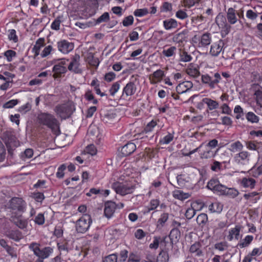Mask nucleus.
Masks as SVG:
<instances>
[{"label":"nucleus","mask_w":262,"mask_h":262,"mask_svg":"<svg viewBox=\"0 0 262 262\" xmlns=\"http://www.w3.org/2000/svg\"><path fill=\"white\" fill-rule=\"evenodd\" d=\"M120 88V82L116 81L113 83L110 87L108 91L110 96L114 97Z\"/></svg>","instance_id":"37998d69"},{"label":"nucleus","mask_w":262,"mask_h":262,"mask_svg":"<svg viewBox=\"0 0 262 262\" xmlns=\"http://www.w3.org/2000/svg\"><path fill=\"white\" fill-rule=\"evenodd\" d=\"M189 251L195 256L200 257L203 255L202 245L199 242H195L192 244L190 247Z\"/></svg>","instance_id":"c756f323"},{"label":"nucleus","mask_w":262,"mask_h":262,"mask_svg":"<svg viewBox=\"0 0 262 262\" xmlns=\"http://www.w3.org/2000/svg\"><path fill=\"white\" fill-rule=\"evenodd\" d=\"M58 51L63 54H68L74 48V43L67 40L62 39L57 42Z\"/></svg>","instance_id":"ddd939ff"},{"label":"nucleus","mask_w":262,"mask_h":262,"mask_svg":"<svg viewBox=\"0 0 262 262\" xmlns=\"http://www.w3.org/2000/svg\"><path fill=\"white\" fill-rule=\"evenodd\" d=\"M234 163L240 168H245L249 165L251 154L247 151H241L234 156Z\"/></svg>","instance_id":"1a4fd4ad"},{"label":"nucleus","mask_w":262,"mask_h":262,"mask_svg":"<svg viewBox=\"0 0 262 262\" xmlns=\"http://www.w3.org/2000/svg\"><path fill=\"white\" fill-rule=\"evenodd\" d=\"M165 72L161 70L158 69L153 72V73L149 75V80L151 84L155 85L162 81L165 77Z\"/></svg>","instance_id":"dca6fc26"},{"label":"nucleus","mask_w":262,"mask_h":262,"mask_svg":"<svg viewBox=\"0 0 262 262\" xmlns=\"http://www.w3.org/2000/svg\"><path fill=\"white\" fill-rule=\"evenodd\" d=\"M137 91V86L135 83L133 81L128 82L123 88L122 90L121 99H126L128 97L134 95Z\"/></svg>","instance_id":"2eb2a0df"},{"label":"nucleus","mask_w":262,"mask_h":262,"mask_svg":"<svg viewBox=\"0 0 262 262\" xmlns=\"http://www.w3.org/2000/svg\"><path fill=\"white\" fill-rule=\"evenodd\" d=\"M7 206L9 209L23 213L26 211L27 204L22 198L13 197L9 200Z\"/></svg>","instance_id":"6e6552de"},{"label":"nucleus","mask_w":262,"mask_h":262,"mask_svg":"<svg viewBox=\"0 0 262 262\" xmlns=\"http://www.w3.org/2000/svg\"><path fill=\"white\" fill-rule=\"evenodd\" d=\"M172 195L174 198L180 200H184L188 198L187 193H184L183 191L180 190H174L173 192Z\"/></svg>","instance_id":"c03bdc74"},{"label":"nucleus","mask_w":262,"mask_h":262,"mask_svg":"<svg viewBox=\"0 0 262 262\" xmlns=\"http://www.w3.org/2000/svg\"><path fill=\"white\" fill-rule=\"evenodd\" d=\"M5 235L15 242H19L23 238L22 232L18 229L8 230L5 231Z\"/></svg>","instance_id":"aec40b11"},{"label":"nucleus","mask_w":262,"mask_h":262,"mask_svg":"<svg viewBox=\"0 0 262 262\" xmlns=\"http://www.w3.org/2000/svg\"><path fill=\"white\" fill-rule=\"evenodd\" d=\"M165 46L162 51V54L166 57H170L176 55L177 47L175 46H170L166 48Z\"/></svg>","instance_id":"4c0bfd02"},{"label":"nucleus","mask_w":262,"mask_h":262,"mask_svg":"<svg viewBox=\"0 0 262 262\" xmlns=\"http://www.w3.org/2000/svg\"><path fill=\"white\" fill-rule=\"evenodd\" d=\"M11 222L17 227L21 229H24L27 228L28 226V221L26 219L21 218V215H13L11 217Z\"/></svg>","instance_id":"6ab92c4d"},{"label":"nucleus","mask_w":262,"mask_h":262,"mask_svg":"<svg viewBox=\"0 0 262 262\" xmlns=\"http://www.w3.org/2000/svg\"><path fill=\"white\" fill-rule=\"evenodd\" d=\"M45 41L46 40L44 37H40L36 40L35 44L32 48V52L34 53L35 56H37L40 54L41 48L46 45Z\"/></svg>","instance_id":"bb28decb"},{"label":"nucleus","mask_w":262,"mask_h":262,"mask_svg":"<svg viewBox=\"0 0 262 262\" xmlns=\"http://www.w3.org/2000/svg\"><path fill=\"white\" fill-rule=\"evenodd\" d=\"M54 50L51 45H48L45 47L43 50L40 53V56L42 58H45L48 56L52 51Z\"/></svg>","instance_id":"4d7b16f0"},{"label":"nucleus","mask_w":262,"mask_h":262,"mask_svg":"<svg viewBox=\"0 0 262 262\" xmlns=\"http://www.w3.org/2000/svg\"><path fill=\"white\" fill-rule=\"evenodd\" d=\"M8 38L9 40L16 43L18 41V38L15 29H9L8 31Z\"/></svg>","instance_id":"de8ad7c7"},{"label":"nucleus","mask_w":262,"mask_h":262,"mask_svg":"<svg viewBox=\"0 0 262 262\" xmlns=\"http://www.w3.org/2000/svg\"><path fill=\"white\" fill-rule=\"evenodd\" d=\"M186 72L188 75L194 78L198 77L200 74L199 67L192 63L188 66L186 69Z\"/></svg>","instance_id":"2f4dec72"},{"label":"nucleus","mask_w":262,"mask_h":262,"mask_svg":"<svg viewBox=\"0 0 262 262\" xmlns=\"http://www.w3.org/2000/svg\"><path fill=\"white\" fill-rule=\"evenodd\" d=\"M69 61V59L63 58L61 60L55 64L52 68L53 73V77L55 79L60 78L63 77L67 72L68 69L66 65L67 62Z\"/></svg>","instance_id":"9b49d317"},{"label":"nucleus","mask_w":262,"mask_h":262,"mask_svg":"<svg viewBox=\"0 0 262 262\" xmlns=\"http://www.w3.org/2000/svg\"><path fill=\"white\" fill-rule=\"evenodd\" d=\"M222 163L217 161H214L211 165L210 169L213 171L218 172L222 169Z\"/></svg>","instance_id":"774afa93"},{"label":"nucleus","mask_w":262,"mask_h":262,"mask_svg":"<svg viewBox=\"0 0 262 262\" xmlns=\"http://www.w3.org/2000/svg\"><path fill=\"white\" fill-rule=\"evenodd\" d=\"M39 246V244L32 242L29 245V248L38 257V260L40 262H43L45 259L48 258L53 252V249L50 247H45L40 249Z\"/></svg>","instance_id":"20e7f679"},{"label":"nucleus","mask_w":262,"mask_h":262,"mask_svg":"<svg viewBox=\"0 0 262 262\" xmlns=\"http://www.w3.org/2000/svg\"><path fill=\"white\" fill-rule=\"evenodd\" d=\"M227 18L228 22L231 24H234L237 22L235 10L233 8H229L228 9Z\"/></svg>","instance_id":"e433bc0d"},{"label":"nucleus","mask_w":262,"mask_h":262,"mask_svg":"<svg viewBox=\"0 0 262 262\" xmlns=\"http://www.w3.org/2000/svg\"><path fill=\"white\" fill-rule=\"evenodd\" d=\"M136 149V145L134 143L128 142L125 145L121 147L120 150V156L122 157H126L133 154Z\"/></svg>","instance_id":"a211bd4d"},{"label":"nucleus","mask_w":262,"mask_h":262,"mask_svg":"<svg viewBox=\"0 0 262 262\" xmlns=\"http://www.w3.org/2000/svg\"><path fill=\"white\" fill-rule=\"evenodd\" d=\"M193 86V83L190 81H185L180 83L176 87L177 93L181 94L187 92Z\"/></svg>","instance_id":"5701e85b"},{"label":"nucleus","mask_w":262,"mask_h":262,"mask_svg":"<svg viewBox=\"0 0 262 262\" xmlns=\"http://www.w3.org/2000/svg\"><path fill=\"white\" fill-rule=\"evenodd\" d=\"M231 150L232 152H236L238 151H241L243 148V145L242 143L239 141H237L233 143H232L230 145Z\"/></svg>","instance_id":"864d4df0"},{"label":"nucleus","mask_w":262,"mask_h":262,"mask_svg":"<svg viewBox=\"0 0 262 262\" xmlns=\"http://www.w3.org/2000/svg\"><path fill=\"white\" fill-rule=\"evenodd\" d=\"M254 95L257 105L260 107H262V91H256L254 93Z\"/></svg>","instance_id":"69168bd1"},{"label":"nucleus","mask_w":262,"mask_h":262,"mask_svg":"<svg viewBox=\"0 0 262 262\" xmlns=\"http://www.w3.org/2000/svg\"><path fill=\"white\" fill-rule=\"evenodd\" d=\"M219 183L217 179H212L208 182L207 187L214 192Z\"/></svg>","instance_id":"5fc2aeb1"},{"label":"nucleus","mask_w":262,"mask_h":262,"mask_svg":"<svg viewBox=\"0 0 262 262\" xmlns=\"http://www.w3.org/2000/svg\"><path fill=\"white\" fill-rule=\"evenodd\" d=\"M192 42L199 48H208L211 44L212 36L210 33H204L201 35H194Z\"/></svg>","instance_id":"0eeeda50"},{"label":"nucleus","mask_w":262,"mask_h":262,"mask_svg":"<svg viewBox=\"0 0 262 262\" xmlns=\"http://www.w3.org/2000/svg\"><path fill=\"white\" fill-rule=\"evenodd\" d=\"M168 260L169 255L168 252L166 251L162 250L158 256V260L160 262H168Z\"/></svg>","instance_id":"6e6d98bb"},{"label":"nucleus","mask_w":262,"mask_h":262,"mask_svg":"<svg viewBox=\"0 0 262 262\" xmlns=\"http://www.w3.org/2000/svg\"><path fill=\"white\" fill-rule=\"evenodd\" d=\"M67 168V166L65 164H62L58 168L57 171L56 173V176L58 179H62L64 176V171Z\"/></svg>","instance_id":"052dcab7"},{"label":"nucleus","mask_w":262,"mask_h":262,"mask_svg":"<svg viewBox=\"0 0 262 262\" xmlns=\"http://www.w3.org/2000/svg\"><path fill=\"white\" fill-rule=\"evenodd\" d=\"M112 188L118 194L122 196L133 193L135 189V185L130 181H117L112 185Z\"/></svg>","instance_id":"7ed1b4c3"},{"label":"nucleus","mask_w":262,"mask_h":262,"mask_svg":"<svg viewBox=\"0 0 262 262\" xmlns=\"http://www.w3.org/2000/svg\"><path fill=\"white\" fill-rule=\"evenodd\" d=\"M37 122L41 126H45L50 129L56 135L60 133V123L55 116L48 112H40L38 114Z\"/></svg>","instance_id":"f257e3e1"},{"label":"nucleus","mask_w":262,"mask_h":262,"mask_svg":"<svg viewBox=\"0 0 262 262\" xmlns=\"http://www.w3.org/2000/svg\"><path fill=\"white\" fill-rule=\"evenodd\" d=\"M242 227L240 225H236L234 228H231L229 231L227 239L229 241H232L234 238L238 240L239 238L240 232Z\"/></svg>","instance_id":"393cba45"},{"label":"nucleus","mask_w":262,"mask_h":262,"mask_svg":"<svg viewBox=\"0 0 262 262\" xmlns=\"http://www.w3.org/2000/svg\"><path fill=\"white\" fill-rule=\"evenodd\" d=\"M234 113L236 114L235 116V118L236 119L244 120V110L240 105H237L235 106L234 108Z\"/></svg>","instance_id":"09e8293b"},{"label":"nucleus","mask_w":262,"mask_h":262,"mask_svg":"<svg viewBox=\"0 0 262 262\" xmlns=\"http://www.w3.org/2000/svg\"><path fill=\"white\" fill-rule=\"evenodd\" d=\"M61 16H57L52 22L51 25V28L52 30L57 31L60 29V26L61 23Z\"/></svg>","instance_id":"bf43d9fd"},{"label":"nucleus","mask_w":262,"mask_h":262,"mask_svg":"<svg viewBox=\"0 0 262 262\" xmlns=\"http://www.w3.org/2000/svg\"><path fill=\"white\" fill-rule=\"evenodd\" d=\"M110 19V14L108 12H104L99 16L96 20V24H100L102 23H106Z\"/></svg>","instance_id":"3c124183"},{"label":"nucleus","mask_w":262,"mask_h":262,"mask_svg":"<svg viewBox=\"0 0 262 262\" xmlns=\"http://www.w3.org/2000/svg\"><path fill=\"white\" fill-rule=\"evenodd\" d=\"M149 13L147 8L137 9L134 12V15L136 17H143Z\"/></svg>","instance_id":"603ef678"},{"label":"nucleus","mask_w":262,"mask_h":262,"mask_svg":"<svg viewBox=\"0 0 262 262\" xmlns=\"http://www.w3.org/2000/svg\"><path fill=\"white\" fill-rule=\"evenodd\" d=\"M225 48L224 41L220 39L211 44L209 53L212 57H217L221 53H224Z\"/></svg>","instance_id":"f8f14e48"},{"label":"nucleus","mask_w":262,"mask_h":262,"mask_svg":"<svg viewBox=\"0 0 262 262\" xmlns=\"http://www.w3.org/2000/svg\"><path fill=\"white\" fill-rule=\"evenodd\" d=\"M80 56L78 55L72 56L67 69L75 74H81L82 72L80 68Z\"/></svg>","instance_id":"4468645a"},{"label":"nucleus","mask_w":262,"mask_h":262,"mask_svg":"<svg viewBox=\"0 0 262 262\" xmlns=\"http://www.w3.org/2000/svg\"><path fill=\"white\" fill-rule=\"evenodd\" d=\"M219 148L216 150L209 148L205 146V149L201 154L202 157L205 159H208L215 156L217 152L219 151Z\"/></svg>","instance_id":"58836bf2"},{"label":"nucleus","mask_w":262,"mask_h":262,"mask_svg":"<svg viewBox=\"0 0 262 262\" xmlns=\"http://www.w3.org/2000/svg\"><path fill=\"white\" fill-rule=\"evenodd\" d=\"M208 207L210 213H220L223 210V205L219 201H215L208 204Z\"/></svg>","instance_id":"cd10ccee"},{"label":"nucleus","mask_w":262,"mask_h":262,"mask_svg":"<svg viewBox=\"0 0 262 262\" xmlns=\"http://www.w3.org/2000/svg\"><path fill=\"white\" fill-rule=\"evenodd\" d=\"M116 78V74L113 72H109L105 74L104 80L107 82H111Z\"/></svg>","instance_id":"e2e57ef3"},{"label":"nucleus","mask_w":262,"mask_h":262,"mask_svg":"<svg viewBox=\"0 0 262 262\" xmlns=\"http://www.w3.org/2000/svg\"><path fill=\"white\" fill-rule=\"evenodd\" d=\"M174 138V133H168L167 135L165 136L163 138L160 139L159 143L160 144H168Z\"/></svg>","instance_id":"49530a36"},{"label":"nucleus","mask_w":262,"mask_h":262,"mask_svg":"<svg viewBox=\"0 0 262 262\" xmlns=\"http://www.w3.org/2000/svg\"><path fill=\"white\" fill-rule=\"evenodd\" d=\"M34 221L38 225H42L45 222L44 214L42 213H38L35 217Z\"/></svg>","instance_id":"680f3d73"},{"label":"nucleus","mask_w":262,"mask_h":262,"mask_svg":"<svg viewBox=\"0 0 262 262\" xmlns=\"http://www.w3.org/2000/svg\"><path fill=\"white\" fill-rule=\"evenodd\" d=\"M92 223V220L90 215H82L76 222V231L79 233H85L89 229Z\"/></svg>","instance_id":"9d476101"},{"label":"nucleus","mask_w":262,"mask_h":262,"mask_svg":"<svg viewBox=\"0 0 262 262\" xmlns=\"http://www.w3.org/2000/svg\"><path fill=\"white\" fill-rule=\"evenodd\" d=\"M84 151L87 154L94 156L97 155L98 150L94 144H91L85 147Z\"/></svg>","instance_id":"79ce46f5"},{"label":"nucleus","mask_w":262,"mask_h":262,"mask_svg":"<svg viewBox=\"0 0 262 262\" xmlns=\"http://www.w3.org/2000/svg\"><path fill=\"white\" fill-rule=\"evenodd\" d=\"M227 189L228 187H227L225 185L220 184V183L219 185H217V186L216 187V189L214 191V193H215L219 195H225Z\"/></svg>","instance_id":"13d9d810"},{"label":"nucleus","mask_w":262,"mask_h":262,"mask_svg":"<svg viewBox=\"0 0 262 262\" xmlns=\"http://www.w3.org/2000/svg\"><path fill=\"white\" fill-rule=\"evenodd\" d=\"M196 221L200 226H203L208 221V216L206 213H201L197 216Z\"/></svg>","instance_id":"8fccbe9b"},{"label":"nucleus","mask_w":262,"mask_h":262,"mask_svg":"<svg viewBox=\"0 0 262 262\" xmlns=\"http://www.w3.org/2000/svg\"><path fill=\"white\" fill-rule=\"evenodd\" d=\"M163 25L166 30L176 29L178 27V21L174 18H168L163 21Z\"/></svg>","instance_id":"7c9ffc66"},{"label":"nucleus","mask_w":262,"mask_h":262,"mask_svg":"<svg viewBox=\"0 0 262 262\" xmlns=\"http://www.w3.org/2000/svg\"><path fill=\"white\" fill-rule=\"evenodd\" d=\"M187 31L184 30L176 34L172 37V41L177 43H183L185 40Z\"/></svg>","instance_id":"c9c22d12"},{"label":"nucleus","mask_w":262,"mask_h":262,"mask_svg":"<svg viewBox=\"0 0 262 262\" xmlns=\"http://www.w3.org/2000/svg\"><path fill=\"white\" fill-rule=\"evenodd\" d=\"M243 198L246 200V203L249 204H253L257 203L260 199L259 193L256 191H252L245 193Z\"/></svg>","instance_id":"412c9836"},{"label":"nucleus","mask_w":262,"mask_h":262,"mask_svg":"<svg viewBox=\"0 0 262 262\" xmlns=\"http://www.w3.org/2000/svg\"><path fill=\"white\" fill-rule=\"evenodd\" d=\"M164 239L160 236H155L153 237L152 243L149 244V247L151 249H157L160 243L162 242Z\"/></svg>","instance_id":"a19ab883"},{"label":"nucleus","mask_w":262,"mask_h":262,"mask_svg":"<svg viewBox=\"0 0 262 262\" xmlns=\"http://www.w3.org/2000/svg\"><path fill=\"white\" fill-rule=\"evenodd\" d=\"M84 99L89 102L93 104H97L98 103V100L95 97L92 91L91 90H88L85 92Z\"/></svg>","instance_id":"f704fd0d"},{"label":"nucleus","mask_w":262,"mask_h":262,"mask_svg":"<svg viewBox=\"0 0 262 262\" xmlns=\"http://www.w3.org/2000/svg\"><path fill=\"white\" fill-rule=\"evenodd\" d=\"M221 76L218 72L205 74L201 76L202 82L210 89L216 88L221 80Z\"/></svg>","instance_id":"39448f33"},{"label":"nucleus","mask_w":262,"mask_h":262,"mask_svg":"<svg viewBox=\"0 0 262 262\" xmlns=\"http://www.w3.org/2000/svg\"><path fill=\"white\" fill-rule=\"evenodd\" d=\"M54 111L57 116L63 120L70 118L73 112L72 105L69 103L57 105Z\"/></svg>","instance_id":"423d86ee"},{"label":"nucleus","mask_w":262,"mask_h":262,"mask_svg":"<svg viewBox=\"0 0 262 262\" xmlns=\"http://www.w3.org/2000/svg\"><path fill=\"white\" fill-rule=\"evenodd\" d=\"M253 236L251 235H246L244 238L241 240L237 244L236 247L239 249H242L249 246L253 240Z\"/></svg>","instance_id":"72a5a7b5"},{"label":"nucleus","mask_w":262,"mask_h":262,"mask_svg":"<svg viewBox=\"0 0 262 262\" xmlns=\"http://www.w3.org/2000/svg\"><path fill=\"white\" fill-rule=\"evenodd\" d=\"M90 85L93 87L94 91L97 95H99L101 97H106V98H107L108 95L105 92H101L100 88V82L97 78L92 80Z\"/></svg>","instance_id":"c85d7f7f"},{"label":"nucleus","mask_w":262,"mask_h":262,"mask_svg":"<svg viewBox=\"0 0 262 262\" xmlns=\"http://www.w3.org/2000/svg\"><path fill=\"white\" fill-rule=\"evenodd\" d=\"M4 55L6 57L7 61L11 62L13 58L16 56V53L12 50H8L4 52Z\"/></svg>","instance_id":"338daca9"},{"label":"nucleus","mask_w":262,"mask_h":262,"mask_svg":"<svg viewBox=\"0 0 262 262\" xmlns=\"http://www.w3.org/2000/svg\"><path fill=\"white\" fill-rule=\"evenodd\" d=\"M157 124L158 123L157 120H152L147 124L143 130L139 134V136L141 137V139L143 138L145 136L147 137V136L145 135L151 133L154 130L155 127L157 125Z\"/></svg>","instance_id":"4be33fe9"},{"label":"nucleus","mask_w":262,"mask_h":262,"mask_svg":"<svg viewBox=\"0 0 262 262\" xmlns=\"http://www.w3.org/2000/svg\"><path fill=\"white\" fill-rule=\"evenodd\" d=\"M246 118L251 123H256L259 121V117L252 112H249L246 114Z\"/></svg>","instance_id":"a18cd8bd"},{"label":"nucleus","mask_w":262,"mask_h":262,"mask_svg":"<svg viewBox=\"0 0 262 262\" xmlns=\"http://www.w3.org/2000/svg\"><path fill=\"white\" fill-rule=\"evenodd\" d=\"M118 205L114 202L109 201L104 203V214L108 219H111L114 215Z\"/></svg>","instance_id":"f3484780"},{"label":"nucleus","mask_w":262,"mask_h":262,"mask_svg":"<svg viewBox=\"0 0 262 262\" xmlns=\"http://www.w3.org/2000/svg\"><path fill=\"white\" fill-rule=\"evenodd\" d=\"M90 1L84 10L87 13V15L92 16L96 13V10L98 7V3L97 0H90Z\"/></svg>","instance_id":"b1692460"},{"label":"nucleus","mask_w":262,"mask_h":262,"mask_svg":"<svg viewBox=\"0 0 262 262\" xmlns=\"http://www.w3.org/2000/svg\"><path fill=\"white\" fill-rule=\"evenodd\" d=\"M179 61L187 62L191 61L192 57L185 50V49L180 48L179 50Z\"/></svg>","instance_id":"473e14b6"},{"label":"nucleus","mask_w":262,"mask_h":262,"mask_svg":"<svg viewBox=\"0 0 262 262\" xmlns=\"http://www.w3.org/2000/svg\"><path fill=\"white\" fill-rule=\"evenodd\" d=\"M228 243L226 242H221L214 245V248L220 251H224L228 248Z\"/></svg>","instance_id":"0e129e2a"},{"label":"nucleus","mask_w":262,"mask_h":262,"mask_svg":"<svg viewBox=\"0 0 262 262\" xmlns=\"http://www.w3.org/2000/svg\"><path fill=\"white\" fill-rule=\"evenodd\" d=\"M247 172L252 177H243L238 180V184L243 188L252 189L255 187L256 183L254 178H257L262 175V162L259 163V159L257 162Z\"/></svg>","instance_id":"f03ea898"},{"label":"nucleus","mask_w":262,"mask_h":262,"mask_svg":"<svg viewBox=\"0 0 262 262\" xmlns=\"http://www.w3.org/2000/svg\"><path fill=\"white\" fill-rule=\"evenodd\" d=\"M203 102L207 105V112L216 110L219 107V103L216 100H214L210 98H204L202 99Z\"/></svg>","instance_id":"a878e982"},{"label":"nucleus","mask_w":262,"mask_h":262,"mask_svg":"<svg viewBox=\"0 0 262 262\" xmlns=\"http://www.w3.org/2000/svg\"><path fill=\"white\" fill-rule=\"evenodd\" d=\"M169 218V214L166 212L162 213L157 221V227H163Z\"/></svg>","instance_id":"ea45409f"}]
</instances>
